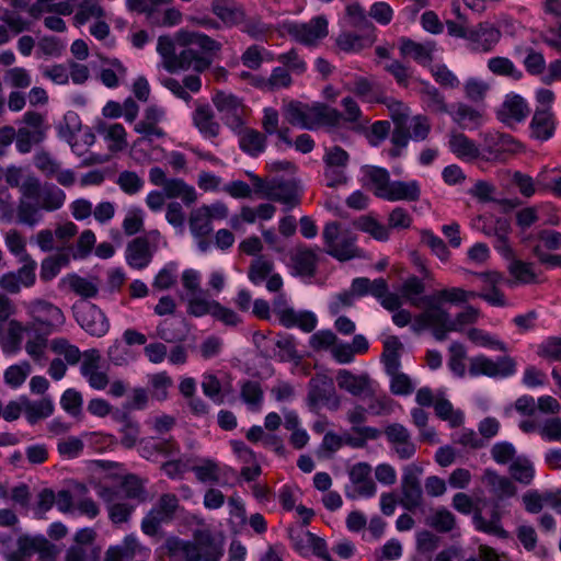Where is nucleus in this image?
I'll return each instance as SVG.
<instances>
[{"instance_id":"1a4fd4ad","label":"nucleus","mask_w":561,"mask_h":561,"mask_svg":"<svg viewBox=\"0 0 561 561\" xmlns=\"http://www.w3.org/2000/svg\"><path fill=\"white\" fill-rule=\"evenodd\" d=\"M516 373V362L510 356L493 360L484 355L473 356L469 360V374L472 377L506 378Z\"/></svg>"},{"instance_id":"09e8293b","label":"nucleus","mask_w":561,"mask_h":561,"mask_svg":"<svg viewBox=\"0 0 561 561\" xmlns=\"http://www.w3.org/2000/svg\"><path fill=\"white\" fill-rule=\"evenodd\" d=\"M468 340L477 346L494 351L506 352L507 347L496 335L482 329L471 328L466 332Z\"/></svg>"},{"instance_id":"a878e982","label":"nucleus","mask_w":561,"mask_h":561,"mask_svg":"<svg viewBox=\"0 0 561 561\" xmlns=\"http://www.w3.org/2000/svg\"><path fill=\"white\" fill-rule=\"evenodd\" d=\"M154 253L149 241L142 238H136L126 247L125 259L131 268L142 270L149 265Z\"/></svg>"},{"instance_id":"37998d69","label":"nucleus","mask_w":561,"mask_h":561,"mask_svg":"<svg viewBox=\"0 0 561 561\" xmlns=\"http://www.w3.org/2000/svg\"><path fill=\"white\" fill-rule=\"evenodd\" d=\"M373 296L389 311L399 309L403 304L401 293L389 291L388 285L383 278L375 279Z\"/></svg>"},{"instance_id":"f704fd0d","label":"nucleus","mask_w":561,"mask_h":561,"mask_svg":"<svg viewBox=\"0 0 561 561\" xmlns=\"http://www.w3.org/2000/svg\"><path fill=\"white\" fill-rule=\"evenodd\" d=\"M211 11L227 26L237 25L244 19L243 10L232 0H214Z\"/></svg>"},{"instance_id":"ddd939ff","label":"nucleus","mask_w":561,"mask_h":561,"mask_svg":"<svg viewBox=\"0 0 561 561\" xmlns=\"http://www.w3.org/2000/svg\"><path fill=\"white\" fill-rule=\"evenodd\" d=\"M101 354L95 348L84 351L82 354L80 373L94 390H104L110 383L107 374L101 369Z\"/></svg>"},{"instance_id":"bb28decb","label":"nucleus","mask_w":561,"mask_h":561,"mask_svg":"<svg viewBox=\"0 0 561 561\" xmlns=\"http://www.w3.org/2000/svg\"><path fill=\"white\" fill-rule=\"evenodd\" d=\"M30 329V325H24L15 319L9 320L0 340L2 352L5 355H16L21 351L24 333Z\"/></svg>"},{"instance_id":"13d9d810","label":"nucleus","mask_w":561,"mask_h":561,"mask_svg":"<svg viewBox=\"0 0 561 561\" xmlns=\"http://www.w3.org/2000/svg\"><path fill=\"white\" fill-rule=\"evenodd\" d=\"M342 106L344 108L343 126H348L352 129L363 128L369 121L365 118L358 104L351 98H344L342 100Z\"/></svg>"},{"instance_id":"6e6d98bb","label":"nucleus","mask_w":561,"mask_h":561,"mask_svg":"<svg viewBox=\"0 0 561 561\" xmlns=\"http://www.w3.org/2000/svg\"><path fill=\"white\" fill-rule=\"evenodd\" d=\"M54 412L53 401L43 398L38 401L24 399V415L30 423H35L41 419H46Z\"/></svg>"},{"instance_id":"20e7f679","label":"nucleus","mask_w":561,"mask_h":561,"mask_svg":"<svg viewBox=\"0 0 561 561\" xmlns=\"http://www.w3.org/2000/svg\"><path fill=\"white\" fill-rule=\"evenodd\" d=\"M322 238L325 252L331 256L340 261H346L356 256L355 237L337 222H328L323 228Z\"/></svg>"},{"instance_id":"9b49d317","label":"nucleus","mask_w":561,"mask_h":561,"mask_svg":"<svg viewBox=\"0 0 561 561\" xmlns=\"http://www.w3.org/2000/svg\"><path fill=\"white\" fill-rule=\"evenodd\" d=\"M282 31L304 45H314L328 35V21L323 16H316L308 23L284 22Z\"/></svg>"},{"instance_id":"680f3d73","label":"nucleus","mask_w":561,"mask_h":561,"mask_svg":"<svg viewBox=\"0 0 561 561\" xmlns=\"http://www.w3.org/2000/svg\"><path fill=\"white\" fill-rule=\"evenodd\" d=\"M488 69L496 76L508 77L513 80H519L523 77L522 71L506 57L497 56L490 58L488 60Z\"/></svg>"},{"instance_id":"69168bd1","label":"nucleus","mask_w":561,"mask_h":561,"mask_svg":"<svg viewBox=\"0 0 561 561\" xmlns=\"http://www.w3.org/2000/svg\"><path fill=\"white\" fill-rule=\"evenodd\" d=\"M483 136L489 147L495 150H505L515 153L522 149V145L510 135L488 131Z\"/></svg>"},{"instance_id":"6ab92c4d","label":"nucleus","mask_w":561,"mask_h":561,"mask_svg":"<svg viewBox=\"0 0 561 561\" xmlns=\"http://www.w3.org/2000/svg\"><path fill=\"white\" fill-rule=\"evenodd\" d=\"M136 557L148 559L150 549L141 545L138 538L130 534L125 536L121 543L108 547L104 561H126Z\"/></svg>"},{"instance_id":"603ef678","label":"nucleus","mask_w":561,"mask_h":561,"mask_svg":"<svg viewBox=\"0 0 561 561\" xmlns=\"http://www.w3.org/2000/svg\"><path fill=\"white\" fill-rule=\"evenodd\" d=\"M424 290L425 286L423 282L416 276L407 278L400 287L402 298L409 301L414 307H420L421 304H424L426 306V296L422 297Z\"/></svg>"},{"instance_id":"7ed1b4c3","label":"nucleus","mask_w":561,"mask_h":561,"mask_svg":"<svg viewBox=\"0 0 561 561\" xmlns=\"http://www.w3.org/2000/svg\"><path fill=\"white\" fill-rule=\"evenodd\" d=\"M481 317L479 309L468 306L454 319L446 309H433L430 313H420L412 324V331L420 333L432 329L437 340H444L449 332H461L466 325L476 323Z\"/></svg>"},{"instance_id":"e2e57ef3","label":"nucleus","mask_w":561,"mask_h":561,"mask_svg":"<svg viewBox=\"0 0 561 561\" xmlns=\"http://www.w3.org/2000/svg\"><path fill=\"white\" fill-rule=\"evenodd\" d=\"M31 374V365L26 360L9 366L3 373L4 382L13 388H20Z\"/></svg>"},{"instance_id":"72a5a7b5","label":"nucleus","mask_w":561,"mask_h":561,"mask_svg":"<svg viewBox=\"0 0 561 561\" xmlns=\"http://www.w3.org/2000/svg\"><path fill=\"white\" fill-rule=\"evenodd\" d=\"M420 195L421 187L417 181H391L388 193L385 195V199L389 202H414L420 198Z\"/></svg>"},{"instance_id":"39448f33","label":"nucleus","mask_w":561,"mask_h":561,"mask_svg":"<svg viewBox=\"0 0 561 561\" xmlns=\"http://www.w3.org/2000/svg\"><path fill=\"white\" fill-rule=\"evenodd\" d=\"M27 314L32 318L31 329H41L46 334L58 331L65 324L62 311L45 300H33L25 305Z\"/></svg>"},{"instance_id":"58836bf2","label":"nucleus","mask_w":561,"mask_h":561,"mask_svg":"<svg viewBox=\"0 0 561 561\" xmlns=\"http://www.w3.org/2000/svg\"><path fill=\"white\" fill-rule=\"evenodd\" d=\"M434 49L435 45L432 42L417 43L409 38L400 39L401 54L414 59L421 65H426L432 60Z\"/></svg>"},{"instance_id":"393cba45","label":"nucleus","mask_w":561,"mask_h":561,"mask_svg":"<svg viewBox=\"0 0 561 561\" xmlns=\"http://www.w3.org/2000/svg\"><path fill=\"white\" fill-rule=\"evenodd\" d=\"M363 185L369 188L377 197L385 199L390 185L389 172L380 167L365 165L362 168Z\"/></svg>"},{"instance_id":"2eb2a0df","label":"nucleus","mask_w":561,"mask_h":561,"mask_svg":"<svg viewBox=\"0 0 561 561\" xmlns=\"http://www.w3.org/2000/svg\"><path fill=\"white\" fill-rule=\"evenodd\" d=\"M348 13L353 15L354 18L358 15L360 20L363 21L365 33L362 35L351 33V32H344L339 35L336 38V45L344 51L348 53H355L359 51L364 47H367L371 45L373 37L370 35L371 25L368 23L366 18L364 16L363 10L359 5L354 4L348 7Z\"/></svg>"},{"instance_id":"8fccbe9b","label":"nucleus","mask_w":561,"mask_h":561,"mask_svg":"<svg viewBox=\"0 0 561 561\" xmlns=\"http://www.w3.org/2000/svg\"><path fill=\"white\" fill-rule=\"evenodd\" d=\"M72 291L83 298H93L99 291V283L93 278H85L76 274L68 275L62 279Z\"/></svg>"},{"instance_id":"774afa93","label":"nucleus","mask_w":561,"mask_h":561,"mask_svg":"<svg viewBox=\"0 0 561 561\" xmlns=\"http://www.w3.org/2000/svg\"><path fill=\"white\" fill-rule=\"evenodd\" d=\"M356 226L359 230L370 234L378 241H387L390 237V230L388 226L379 222L373 217L364 216L356 221Z\"/></svg>"},{"instance_id":"6e6552de","label":"nucleus","mask_w":561,"mask_h":561,"mask_svg":"<svg viewBox=\"0 0 561 561\" xmlns=\"http://www.w3.org/2000/svg\"><path fill=\"white\" fill-rule=\"evenodd\" d=\"M371 467L367 462H356L350 468V483L344 490L347 499H370L376 495L377 486L371 479Z\"/></svg>"},{"instance_id":"5fc2aeb1","label":"nucleus","mask_w":561,"mask_h":561,"mask_svg":"<svg viewBox=\"0 0 561 561\" xmlns=\"http://www.w3.org/2000/svg\"><path fill=\"white\" fill-rule=\"evenodd\" d=\"M45 137L44 129H30L20 127L15 130V148L20 153H28L35 144L41 142Z\"/></svg>"},{"instance_id":"052dcab7","label":"nucleus","mask_w":561,"mask_h":561,"mask_svg":"<svg viewBox=\"0 0 561 561\" xmlns=\"http://www.w3.org/2000/svg\"><path fill=\"white\" fill-rule=\"evenodd\" d=\"M332 391V381L324 375L317 376L310 380L309 401L312 405L324 402Z\"/></svg>"},{"instance_id":"f8f14e48","label":"nucleus","mask_w":561,"mask_h":561,"mask_svg":"<svg viewBox=\"0 0 561 561\" xmlns=\"http://www.w3.org/2000/svg\"><path fill=\"white\" fill-rule=\"evenodd\" d=\"M73 313L79 325L89 334L100 337L107 333L108 320L95 305L87 301L78 302L73 306Z\"/></svg>"},{"instance_id":"4d7b16f0","label":"nucleus","mask_w":561,"mask_h":561,"mask_svg":"<svg viewBox=\"0 0 561 561\" xmlns=\"http://www.w3.org/2000/svg\"><path fill=\"white\" fill-rule=\"evenodd\" d=\"M402 343L394 335H389L383 340L382 360L386 371H394L400 368V351Z\"/></svg>"},{"instance_id":"f257e3e1","label":"nucleus","mask_w":561,"mask_h":561,"mask_svg":"<svg viewBox=\"0 0 561 561\" xmlns=\"http://www.w3.org/2000/svg\"><path fill=\"white\" fill-rule=\"evenodd\" d=\"M224 546L222 536L207 528L194 531L192 541L170 537L164 542L165 551L173 560L184 561H220Z\"/></svg>"},{"instance_id":"c9c22d12","label":"nucleus","mask_w":561,"mask_h":561,"mask_svg":"<svg viewBox=\"0 0 561 561\" xmlns=\"http://www.w3.org/2000/svg\"><path fill=\"white\" fill-rule=\"evenodd\" d=\"M194 126L204 138H215L219 135L220 125L215 121L214 113L208 105L196 107L193 113Z\"/></svg>"},{"instance_id":"412c9836","label":"nucleus","mask_w":561,"mask_h":561,"mask_svg":"<svg viewBox=\"0 0 561 561\" xmlns=\"http://www.w3.org/2000/svg\"><path fill=\"white\" fill-rule=\"evenodd\" d=\"M453 122L462 129L473 130L479 128L485 121L484 111L465 102L455 103L447 113Z\"/></svg>"},{"instance_id":"cd10ccee","label":"nucleus","mask_w":561,"mask_h":561,"mask_svg":"<svg viewBox=\"0 0 561 561\" xmlns=\"http://www.w3.org/2000/svg\"><path fill=\"white\" fill-rule=\"evenodd\" d=\"M50 545L43 536H21L18 539V551L8 556V561H23L24 558L31 557L34 553H39L42 557L49 552Z\"/></svg>"},{"instance_id":"f03ea898","label":"nucleus","mask_w":561,"mask_h":561,"mask_svg":"<svg viewBox=\"0 0 561 561\" xmlns=\"http://www.w3.org/2000/svg\"><path fill=\"white\" fill-rule=\"evenodd\" d=\"M176 43L183 47L175 61L176 72L188 69L204 71L210 65L205 54L219 49V44L208 35L184 28L176 32Z\"/></svg>"},{"instance_id":"864d4df0","label":"nucleus","mask_w":561,"mask_h":561,"mask_svg":"<svg viewBox=\"0 0 561 561\" xmlns=\"http://www.w3.org/2000/svg\"><path fill=\"white\" fill-rule=\"evenodd\" d=\"M240 147L251 156H259L266 147V137L255 129H244L240 134Z\"/></svg>"},{"instance_id":"a211bd4d","label":"nucleus","mask_w":561,"mask_h":561,"mask_svg":"<svg viewBox=\"0 0 561 561\" xmlns=\"http://www.w3.org/2000/svg\"><path fill=\"white\" fill-rule=\"evenodd\" d=\"M22 266L16 272H9L0 277V287L10 294H18L23 287L28 288L35 284V261L21 262Z\"/></svg>"},{"instance_id":"3c124183","label":"nucleus","mask_w":561,"mask_h":561,"mask_svg":"<svg viewBox=\"0 0 561 561\" xmlns=\"http://www.w3.org/2000/svg\"><path fill=\"white\" fill-rule=\"evenodd\" d=\"M465 96L474 103L484 101L491 90V84L488 80L479 77H469L462 84Z\"/></svg>"},{"instance_id":"4468645a","label":"nucleus","mask_w":561,"mask_h":561,"mask_svg":"<svg viewBox=\"0 0 561 561\" xmlns=\"http://www.w3.org/2000/svg\"><path fill=\"white\" fill-rule=\"evenodd\" d=\"M422 471V468L415 463H411L403 469L401 504L408 510L416 508L422 503L423 495L419 480Z\"/></svg>"},{"instance_id":"4c0bfd02","label":"nucleus","mask_w":561,"mask_h":561,"mask_svg":"<svg viewBox=\"0 0 561 561\" xmlns=\"http://www.w3.org/2000/svg\"><path fill=\"white\" fill-rule=\"evenodd\" d=\"M419 92L425 108L430 112L435 114H447L449 112L444 95L430 82L421 81Z\"/></svg>"},{"instance_id":"49530a36","label":"nucleus","mask_w":561,"mask_h":561,"mask_svg":"<svg viewBox=\"0 0 561 561\" xmlns=\"http://www.w3.org/2000/svg\"><path fill=\"white\" fill-rule=\"evenodd\" d=\"M105 18V11L98 0H82L78 5V10L73 16L75 25L83 26L90 20H99Z\"/></svg>"},{"instance_id":"f3484780","label":"nucleus","mask_w":561,"mask_h":561,"mask_svg":"<svg viewBox=\"0 0 561 561\" xmlns=\"http://www.w3.org/2000/svg\"><path fill=\"white\" fill-rule=\"evenodd\" d=\"M501 31L490 22H481L470 27L468 45L477 53L491 51L501 39Z\"/></svg>"},{"instance_id":"473e14b6","label":"nucleus","mask_w":561,"mask_h":561,"mask_svg":"<svg viewBox=\"0 0 561 561\" xmlns=\"http://www.w3.org/2000/svg\"><path fill=\"white\" fill-rule=\"evenodd\" d=\"M556 122L553 114L548 108H537L530 122V135L533 138L545 141L553 136Z\"/></svg>"},{"instance_id":"bf43d9fd","label":"nucleus","mask_w":561,"mask_h":561,"mask_svg":"<svg viewBox=\"0 0 561 561\" xmlns=\"http://www.w3.org/2000/svg\"><path fill=\"white\" fill-rule=\"evenodd\" d=\"M4 244L7 249L19 262L34 261L26 251V240L21 232L10 229L4 234Z\"/></svg>"},{"instance_id":"0eeeda50","label":"nucleus","mask_w":561,"mask_h":561,"mask_svg":"<svg viewBox=\"0 0 561 561\" xmlns=\"http://www.w3.org/2000/svg\"><path fill=\"white\" fill-rule=\"evenodd\" d=\"M214 104L224 124L234 134L240 135L243 131L247 115L241 100L232 94L218 92L214 98Z\"/></svg>"},{"instance_id":"dca6fc26","label":"nucleus","mask_w":561,"mask_h":561,"mask_svg":"<svg viewBox=\"0 0 561 561\" xmlns=\"http://www.w3.org/2000/svg\"><path fill=\"white\" fill-rule=\"evenodd\" d=\"M529 106L526 100L516 93L505 95L496 111V117L506 126H514L524 122L529 115Z\"/></svg>"},{"instance_id":"c85d7f7f","label":"nucleus","mask_w":561,"mask_h":561,"mask_svg":"<svg viewBox=\"0 0 561 561\" xmlns=\"http://www.w3.org/2000/svg\"><path fill=\"white\" fill-rule=\"evenodd\" d=\"M100 496L107 504L110 518L113 523L119 524L128 519L134 506L115 493L112 489H102Z\"/></svg>"},{"instance_id":"aec40b11","label":"nucleus","mask_w":561,"mask_h":561,"mask_svg":"<svg viewBox=\"0 0 561 561\" xmlns=\"http://www.w3.org/2000/svg\"><path fill=\"white\" fill-rule=\"evenodd\" d=\"M477 297L476 291H468L459 287L444 288L426 296V308L422 313H430L433 309H444V304H462Z\"/></svg>"},{"instance_id":"338daca9","label":"nucleus","mask_w":561,"mask_h":561,"mask_svg":"<svg viewBox=\"0 0 561 561\" xmlns=\"http://www.w3.org/2000/svg\"><path fill=\"white\" fill-rule=\"evenodd\" d=\"M188 224L194 238H205L213 231V222L201 207L191 213Z\"/></svg>"},{"instance_id":"a18cd8bd","label":"nucleus","mask_w":561,"mask_h":561,"mask_svg":"<svg viewBox=\"0 0 561 561\" xmlns=\"http://www.w3.org/2000/svg\"><path fill=\"white\" fill-rule=\"evenodd\" d=\"M176 35L172 38L169 35H162L158 38L157 43V53L160 55L162 59V66L165 70L171 73L176 72L175 61L178 58V54L175 53Z\"/></svg>"},{"instance_id":"e433bc0d","label":"nucleus","mask_w":561,"mask_h":561,"mask_svg":"<svg viewBox=\"0 0 561 561\" xmlns=\"http://www.w3.org/2000/svg\"><path fill=\"white\" fill-rule=\"evenodd\" d=\"M96 433H83L81 436H68L59 439L57 444L58 453L66 459H73L80 456L83 450L84 443H94L99 438Z\"/></svg>"},{"instance_id":"0e129e2a","label":"nucleus","mask_w":561,"mask_h":561,"mask_svg":"<svg viewBox=\"0 0 561 561\" xmlns=\"http://www.w3.org/2000/svg\"><path fill=\"white\" fill-rule=\"evenodd\" d=\"M216 301L202 293L193 294L187 298V313L197 318L211 316Z\"/></svg>"},{"instance_id":"2f4dec72","label":"nucleus","mask_w":561,"mask_h":561,"mask_svg":"<svg viewBox=\"0 0 561 561\" xmlns=\"http://www.w3.org/2000/svg\"><path fill=\"white\" fill-rule=\"evenodd\" d=\"M448 148L458 159L473 161L479 158V146L462 133H451L448 139Z\"/></svg>"},{"instance_id":"7c9ffc66","label":"nucleus","mask_w":561,"mask_h":561,"mask_svg":"<svg viewBox=\"0 0 561 561\" xmlns=\"http://www.w3.org/2000/svg\"><path fill=\"white\" fill-rule=\"evenodd\" d=\"M18 220L22 225L33 227L43 219L42 209L34 196L24 194V183L21 185V196L16 208Z\"/></svg>"},{"instance_id":"a19ab883","label":"nucleus","mask_w":561,"mask_h":561,"mask_svg":"<svg viewBox=\"0 0 561 561\" xmlns=\"http://www.w3.org/2000/svg\"><path fill=\"white\" fill-rule=\"evenodd\" d=\"M482 481L490 486L491 491L499 496L511 497L516 493V486L506 477L497 474L492 469H486L483 473Z\"/></svg>"},{"instance_id":"b1692460","label":"nucleus","mask_w":561,"mask_h":561,"mask_svg":"<svg viewBox=\"0 0 561 561\" xmlns=\"http://www.w3.org/2000/svg\"><path fill=\"white\" fill-rule=\"evenodd\" d=\"M81 119L73 111L66 112L57 125L59 138L65 140L77 156H83V150H81L80 144L77 140V135L81 131Z\"/></svg>"},{"instance_id":"4be33fe9","label":"nucleus","mask_w":561,"mask_h":561,"mask_svg":"<svg viewBox=\"0 0 561 561\" xmlns=\"http://www.w3.org/2000/svg\"><path fill=\"white\" fill-rule=\"evenodd\" d=\"M335 379L340 389L354 397H366L373 394L371 382L364 374L356 375L347 369H340Z\"/></svg>"},{"instance_id":"c03bdc74","label":"nucleus","mask_w":561,"mask_h":561,"mask_svg":"<svg viewBox=\"0 0 561 561\" xmlns=\"http://www.w3.org/2000/svg\"><path fill=\"white\" fill-rule=\"evenodd\" d=\"M508 471L515 481L525 485L533 482L536 472L533 461L525 455H518L508 466Z\"/></svg>"},{"instance_id":"79ce46f5","label":"nucleus","mask_w":561,"mask_h":561,"mask_svg":"<svg viewBox=\"0 0 561 561\" xmlns=\"http://www.w3.org/2000/svg\"><path fill=\"white\" fill-rule=\"evenodd\" d=\"M162 188L167 198H181L186 205L197 201L195 188L180 179H169Z\"/></svg>"},{"instance_id":"de8ad7c7","label":"nucleus","mask_w":561,"mask_h":561,"mask_svg":"<svg viewBox=\"0 0 561 561\" xmlns=\"http://www.w3.org/2000/svg\"><path fill=\"white\" fill-rule=\"evenodd\" d=\"M320 126L339 128L343 126V115L336 108L325 104H314V129Z\"/></svg>"},{"instance_id":"9d476101","label":"nucleus","mask_w":561,"mask_h":561,"mask_svg":"<svg viewBox=\"0 0 561 561\" xmlns=\"http://www.w3.org/2000/svg\"><path fill=\"white\" fill-rule=\"evenodd\" d=\"M250 178L255 191L262 197L285 204L289 208L298 204V192L293 183L277 180L265 181L254 174H250Z\"/></svg>"},{"instance_id":"423d86ee","label":"nucleus","mask_w":561,"mask_h":561,"mask_svg":"<svg viewBox=\"0 0 561 561\" xmlns=\"http://www.w3.org/2000/svg\"><path fill=\"white\" fill-rule=\"evenodd\" d=\"M24 194L34 196L42 210L55 211L66 202L65 192L55 184L42 185L38 179L28 176L24 180Z\"/></svg>"},{"instance_id":"ea45409f","label":"nucleus","mask_w":561,"mask_h":561,"mask_svg":"<svg viewBox=\"0 0 561 561\" xmlns=\"http://www.w3.org/2000/svg\"><path fill=\"white\" fill-rule=\"evenodd\" d=\"M317 255L308 249H299L291 256V270L300 277H311L316 271Z\"/></svg>"},{"instance_id":"c756f323","label":"nucleus","mask_w":561,"mask_h":561,"mask_svg":"<svg viewBox=\"0 0 561 561\" xmlns=\"http://www.w3.org/2000/svg\"><path fill=\"white\" fill-rule=\"evenodd\" d=\"M286 121L302 129H314V104L289 103L284 108Z\"/></svg>"},{"instance_id":"5701e85b","label":"nucleus","mask_w":561,"mask_h":561,"mask_svg":"<svg viewBox=\"0 0 561 561\" xmlns=\"http://www.w3.org/2000/svg\"><path fill=\"white\" fill-rule=\"evenodd\" d=\"M95 130L111 152H121L128 147L127 131L122 124L100 122L95 126Z\"/></svg>"}]
</instances>
